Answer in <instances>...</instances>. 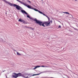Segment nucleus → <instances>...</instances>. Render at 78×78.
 Segmentation results:
<instances>
[{
    "label": "nucleus",
    "instance_id": "1",
    "mask_svg": "<svg viewBox=\"0 0 78 78\" xmlns=\"http://www.w3.org/2000/svg\"><path fill=\"white\" fill-rule=\"evenodd\" d=\"M22 73H19L17 74H16V73H14V75H13L12 76L13 77H14V78H17V77H18V76H23L22 75H21Z\"/></svg>",
    "mask_w": 78,
    "mask_h": 78
},
{
    "label": "nucleus",
    "instance_id": "2",
    "mask_svg": "<svg viewBox=\"0 0 78 78\" xmlns=\"http://www.w3.org/2000/svg\"><path fill=\"white\" fill-rule=\"evenodd\" d=\"M34 20V21L36 22V23H37L40 24V25H42V26H43V27H45V26H44V24L43 23L42 24H41V23H42V22H41V21H40L39 20H37V19H35Z\"/></svg>",
    "mask_w": 78,
    "mask_h": 78
},
{
    "label": "nucleus",
    "instance_id": "3",
    "mask_svg": "<svg viewBox=\"0 0 78 78\" xmlns=\"http://www.w3.org/2000/svg\"><path fill=\"white\" fill-rule=\"evenodd\" d=\"M18 22H22L23 23H25V24L27 23L26 21H25V20H23L21 18H20Z\"/></svg>",
    "mask_w": 78,
    "mask_h": 78
},
{
    "label": "nucleus",
    "instance_id": "4",
    "mask_svg": "<svg viewBox=\"0 0 78 78\" xmlns=\"http://www.w3.org/2000/svg\"><path fill=\"white\" fill-rule=\"evenodd\" d=\"M13 5L15 6H16V9H18V10H20V8H21V7H20V6L16 5V4H14Z\"/></svg>",
    "mask_w": 78,
    "mask_h": 78
},
{
    "label": "nucleus",
    "instance_id": "5",
    "mask_svg": "<svg viewBox=\"0 0 78 78\" xmlns=\"http://www.w3.org/2000/svg\"><path fill=\"white\" fill-rule=\"evenodd\" d=\"M3 0L4 1V2H5L6 3H8V4H9V5L10 6H12V4L9 3V2H7V1H6V0Z\"/></svg>",
    "mask_w": 78,
    "mask_h": 78
},
{
    "label": "nucleus",
    "instance_id": "6",
    "mask_svg": "<svg viewBox=\"0 0 78 78\" xmlns=\"http://www.w3.org/2000/svg\"><path fill=\"white\" fill-rule=\"evenodd\" d=\"M21 12L23 13H24V14H27V12H25V11H24L23 10H21Z\"/></svg>",
    "mask_w": 78,
    "mask_h": 78
},
{
    "label": "nucleus",
    "instance_id": "7",
    "mask_svg": "<svg viewBox=\"0 0 78 78\" xmlns=\"http://www.w3.org/2000/svg\"><path fill=\"white\" fill-rule=\"evenodd\" d=\"M50 23H48V22H45V24L46 25V26H48L49 24H50Z\"/></svg>",
    "mask_w": 78,
    "mask_h": 78
},
{
    "label": "nucleus",
    "instance_id": "8",
    "mask_svg": "<svg viewBox=\"0 0 78 78\" xmlns=\"http://www.w3.org/2000/svg\"><path fill=\"white\" fill-rule=\"evenodd\" d=\"M15 51H16L17 55H18V56H20V55H21V54L19 53L18 52L16 51V50H15Z\"/></svg>",
    "mask_w": 78,
    "mask_h": 78
},
{
    "label": "nucleus",
    "instance_id": "9",
    "mask_svg": "<svg viewBox=\"0 0 78 78\" xmlns=\"http://www.w3.org/2000/svg\"><path fill=\"white\" fill-rule=\"evenodd\" d=\"M41 67V66H37L35 67V68H34L33 69H37V67Z\"/></svg>",
    "mask_w": 78,
    "mask_h": 78
},
{
    "label": "nucleus",
    "instance_id": "10",
    "mask_svg": "<svg viewBox=\"0 0 78 78\" xmlns=\"http://www.w3.org/2000/svg\"><path fill=\"white\" fill-rule=\"evenodd\" d=\"M26 6L28 8H29L30 9H33V8H31V7L29 5H27Z\"/></svg>",
    "mask_w": 78,
    "mask_h": 78
},
{
    "label": "nucleus",
    "instance_id": "11",
    "mask_svg": "<svg viewBox=\"0 0 78 78\" xmlns=\"http://www.w3.org/2000/svg\"><path fill=\"white\" fill-rule=\"evenodd\" d=\"M39 13H40V14H43V15L44 16H46V15H45V14L43 13L42 12H41V11H39Z\"/></svg>",
    "mask_w": 78,
    "mask_h": 78
},
{
    "label": "nucleus",
    "instance_id": "12",
    "mask_svg": "<svg viewBox=\"0 0 78 78\" xmlns=\"http://www.w3.org/2000/svg\"><path fill=\"white\" fill-rule=\"evenodd\" d=\"M29 29H30V30H34V28H32L31 27H28Z\"/></svg>",
    "mask_w": 78,
    "mask_h": 78
},
{
    "label": "nucleus",
    "instance_id": "13",
    "mask_svg": "<svg viewBox=\"0 0 78 78\" xmlns=\"http://www.w3.org/2000/svg\"><path fill=\"white\" fill-rule=\"evenodd\" d=\"M63 13H64L65 14H69V13L67 12H63Z\"/></svg>",
    "mask_w": 78,
    "mask_h": 78
},
{
    "label": "nucleus",
    "instance_id": "14",
    "mask_svg": "<svg viewBox=\"0 0 78 78\" xmlns=\"http://www.w3.org/2000/svg\"><path fill=\"white\" fill-rule=\"evenodd\" d=\"M34 9V10L35 11H37L38 12H39V11H39V10L36 9Z\"/></svg>",
    "mask_w": 78,
    "mask_h": 78
},
{
    "label": "nucleus",
    "instance_id": "15",
    "mask_svg": "<svg viewBox=\"0 0 78 78\" xmlns=\"http://www.w3.org/2000/svg\"><path fill=\"white\" fill-rule=\"evenodd\" d=\"M3 40L2 38H0V42H3Z\"/></svg>",
    "mask_w": 78,
    "mask_h": 78
},
{
    "label": "nucleus",
    "instance_id": "16",
    "mask_svg": "<svg viewBox=\"0 0 78 78\" xmlns=\"http://www.w3.org/2000/svg\"><path fill=\"white\" fill-rule=\"evenodd\" d=\"M41 67H47V66H42Z\"/></svg>",
    "mask_w": 78,
    "mask_h": 78
},
{
    "label": "nucleus",
    "instance_id": "17",
    "mask_svg": "<svg viewBox=\"0 0 78 78\" xmlns=\"http://www.w3.org/2000/svg\"><path fill=\"white\" fill-rule=\"evenodd\" d=\"M18 2H20V3H21V4H22V3H23V2H21L20 1H19V0H16Z\"/></svg>",
    "mask_w": 78,
    "mask_h": 78
},
{
    "label": "nucleus",
    "instance_id": "18",
    "mask_svg": "<svg viewBox=\"0 0 78 78\" xmlns=\"http://www.w3.org/2000/svg\"><path fill=\"white\" fill-rule=\"evenodd\" d=\"M18 2H20V3H21V4H22V3H23V2H21L20 1H19V0H16Z\"/></svg>",
    "mask_w": 78,
    "mask_h": 78
},
{
    "label": "nucleus",
    "instance_id": "19",
    "mask_svg": "<svg viewBox=\"0 0 78 78\" xmlns=\"http://www.w3.org/2000/svg\"><path fill=\"white\" fill-rule=\"evenodd\" d=\"M73 28H74V30H78L77 29H76V28H75L74 27H72Z\"/></svg>",
    "mask_w": 78,
    "mask_h": 78
},
{
    "label": "nucleus",
    "instance_id": "20",
    "mask_svg": "<svg viewBox=\"0 0 78 78\" xmlns=\"http://www.w3.org/2000/svg\"><path fill=\"white\" fill-rule=\"evenodd\" d=\"M27 17H28V18H29L30 19V16H29L27 15Z\"/></svg>",
    "mask_w": 78,
    "mask_h": 78
},
{
    "label": "nucleus",
    "instance_id": "21",
    "mask_svg": "<svg viewBox=\"0 0 78 78\" xmlns=\"http://www.w3.org/2000/svg\"><path fill=\"white\" fill-rule=\"evenodd\" d=\"M46 17H47V18H48V20H49V18L46 15L45 16Z\"/></svg>",
    "mask_w": 78,
    "mask_h": 78
},
{
    "label": "nucleus",
    "instance_id": "22",
    "mask_svg": "<svg viewBox=\"0 0 78 78\" xmlns=\"http://www.w3.org/2000/svg\"><path fill=\"white\" fill-rule=\"evenodd\" d=\"M32 75V76H35V75H37V74H33Z\"/></svg>",
    "mask_w": 78,
    "mask_h": 78
},
{
    "label": "nucleus",
    "instance_id": "23",
    "mask_svg": "<svg viewBox=\"0 0 78 78\" xmlns=\"http://www.w3.org/2000/svg\"><path fill=\"white\" fill-rule=\"evenodd\" d=\"M58 28H61V26L59 25V26H58Z\"/></svg>",
    "mask_w": 78,
    "mask_h": 78
},
{
    "label": "nucleus",
    "instance_id": "24",
    "mask_svg": "<svg viewBox=\"0 0 78 78\" xmlns=\"http://www.w3.org/2000/svg\"><path fill=\"white\" fill-rule=\"evenodd\" d=\"M24 6H27V5H26L25 4H24Z\"/></svg>",
    "mask_w": 78,
    "mask_h": 78
},
{
    "label": "nucleus",
    "instance_id": "25",
    "mask_svg": "<svg viewBox=\"0 0 78 78\" xmlns=\"http://www.w3.org/2000/svg\"><path fill=\"white\" fill-rule=\"evenodd\" d=\"M75 2H77V0H75Z\"/></svg>",
    "mask_w": 78,
    "mask_h": 78
},
{
    "label": "nucleus",
    "instance_id": "26",
    "mask_svg": "<svg viewBox=\"0 0 78 78\" xmlns=\"http://www.w3.org/2000/svg\"><path fill=\"white\" fill-rule=\"evenodd\" d=\"M24 3H22L23 5H24Z\"/></svg>",
    "mask_w": 78,
    "mask_h": 78
},
{
    "label": "nucleus",
    "instance_id": "27",
    "mask_svg": "<svg viewBox=\"0 0 78 78\" xmlns=\"http://www.w3.org/2000/svg\"><path fill=\"white\" fill-rule=\"evenodd\" d=\"M5 70L3 71V72H5Z\"/></svg>",
    "mask_w": 78,
    "mask_h": 78
},
{
    "label": "nucleus",
    "instance_id": "28",
    "mask_svg": "<svg viewBox=\"0 0 78 78\" xmlns=\"http://www.w3.org/2000/svg\"><path fill=\"white\" fill-rule=\"evenodd\" d=\"M28 27H27V28H28Z\"/></svg>",
    "mask_w": 78,
    "mask_h": 78
},
{
    "label": "nucleus",
    "instance_id": "29",
    "mask_svg": "<svg viewBox=\"0 0 78 78\" xmlns=\"http://www.w3.org/2000/svg\"><path fill=\"white\" fill-rule=\"evenodd\" d=\"M29 2H30V1H29Z\"/></svg>",
    "mask_w": 78,
    "mask_h": 78
},
{
    "label": "nucleus",
    "instance_id": "30",
    "mask_svg": "<svg viewBox=\"0 0 78 78\" xmlns=\"http://www.w3.org/2000/svg\"><path fill=\"white\" fill-rule=\"evenodd\" d=\"M59 22H60V23H61V22H60V21H59Z\"/></svg>",
    "mask_w": 78,
    "mask_h": 78
},
{
    "label": "nucleus",
    "instance_id": "31",
    "mask_svg": "<svg viewBox=\"0 0 78 78\" xmlns=\"http://www.w3.org/2000/svg\"><path fill=\"white\" fill-rule=\"evenodd\" d=\"M41 1H43V0H41Z\"/></svg>",
    "mask_w": 78,
    "mask_h": 78
},
{
    "label": "nucleus",
    "instance_id": "32",
    "mask_svg": "<svg viewBox=\"0 0 78 78\" xmlns=\"http://www.w3.org/2000/svg\"><path fill=\"white\" fill-rule=\"evenodd\" d=\"M71 15V16H72V15Z\"/></svg>",
    "mask_w": 78,
    "mask_h": 78
}]
</instances>
